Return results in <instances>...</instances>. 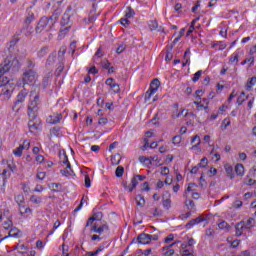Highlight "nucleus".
I'll return each mask as SVG.
<instances>
[{"mask_svg": "<svg viewBox=\"0 0 256 256\" xmlns=\"http://www.w3.org/2000/svg\"><path fill=\"white\" fill-rule=\"evenodd\" d=\"M20 69L21 63L19 62V59L13 55H8L0 64V97H2V99H11V95H13V92L15 91V82L9 80V78L3 76V74L8 73V71L18 73Z\"/></svg>", "mask_w": 256, "mask_h": 256, "instance_id": "1", "label": "nucleus"}, {"mask_svg": "<svg viewBox=\"0 0 256 256\" xmlns=\"http://www.w3.org/2000/svg\"><path fill=\"white\" fill-rule=\"evenodd\" d=\"M57 21H59V13L57 12H54L50 17H41L35 28L36 33H42L44 29L47 32L52 31Z\"/></svg>", "mask_w": 256, "mask_h": 256, "instance_id": "2", "label": "nucleus"}, {"mask_svg": "<svg viewBox=\"0 0 256 256\" xmlns=\"http://www.w3.org/2000/svg\"><path fill=\"white\" fill-rule=\"evenodd\" d=\"M39 105H41V100L39 99V94H38V95H35L33 100H30L28 104L29 119H37V117H39Z\"/></svg>", "mask_w": 256, "mask_h": 256, "instance_id": "3", "label": "nucleus"}, {"mask_svg": "<svg viewBox=\"0 0 256 256\" xmlns=\"http://www.w3.org/2000/svg\"><path fill=\"white\" fill-rule=\"evenodd\" d=\"M27 95H29V92L27 91V89H23L18 93L16 100L14 102V105L12 107V111H15V113H19L21 109V105L25 103V99L27 98Z\"/></svg>", "mask_w": 256, "mask_h": 256, "instance_id": "4", "label": "nucleus"}, {"mask_svg": "<svg viewBox=\"0 0 256 256\" xmlns=\"http://www.w3.org/2000/svg\"><path fill=\"white\" fill-rule=\"evenodd\" d=\"M35 75L37 72L33 69H28L23 73V83L24 85H29V83H35Z\"/></svg>", "mask_w": 256, "mask_h": 256, "instance_id": "5", "label": "nucleus"}, {"mask_svg": "<svg viewBox=\"0 0 256 256\" xmlns=\"http://www.w3.org/2000/svg\"><path fill=\"white\" fill-rule=\"evenodd\" d=\"M71 17H73V7L68 6L65 13L62 16V19L60 21V25L62 27H65V25H69V23L71 21Z\"/></svg>", "mask_w": 256, "mask_h": 256, "instance_id": "6", "label": "nucleus"}, {"mask_svg": "<svg viewBox=\"0 0 256 256\" xmlns=\"http://www.w3.org/2000/svg\"><path fill=\"white\" fill-rule=\"evenodd\" d=\"M33 31H35V29L33 26H31V24H23L21 33H23L25 37H31V35H33Z\"/></svg>", "mask_w": 256, "mask_h": 256, "instance_id": "7", "label": "nucleus"}, {"mask_svg": "<svg viewBox=\"0 0 256 256\" xmlns=\"http://www.w3.org/2000/svg\"><path fill=\"white\" fill-rule=\"evenodd\" d=\"M149 234L143 232L138 235L139 245H149L151 242L149 241Z\"/></svg>", "mask_w": 256, "mask_h": 256, "instance_id": "8", "label": "nucleus"}, {"mask_svg": "<svg viewBox=\"0 0 256 256\" xmlns=\"http://www.w3.org/2000/svg\"><path fill=\"white\" fill-rule=\"evenodd\" d=\"M28 127L31 133H33V131H39V121L37 119L30 118Z\"/></svg>", "mask_w": 256, "mask_h": 256, "instance_id": "9", "label": "nucleus"}, {"mask_svg": "<svg viewBox=\"0 0 256 256\" xmlns=\"http://www.w3.org/2000/svg\"><path fill=\"white\" fill-rule=\"evenodd\" d=\"M161 86V82L159 81V79H153L152 82L150 83V91H152V93H157V90L159 89V87Z\"/></svg>", "mask_w": 256, "mask_h": 256, "instance_id": "10", "label": "nucleus"}, {"mask_svg": "<svg viewBox=\"0 0 256 256\" xmlns=\"http://www.w3.org/2000/svg\"><path fill=\"white\" fill-rule=\"evenodd\" d=\"M59 157L62 160V163L66 165V169H70V171H73L71 169V163L69 162V158L67 157V153L63 152L62 154L59 153Z\"/></svg>", "mask_w": 256, "mask_h": 256, "instance_id": "11", "label": "nucleus"}, {"mask_svg": "<svg viewBox=\"0 0 256 256\" xmlns=\"http://www.w3.org/2000/svg\"><path fill=\"white\" fill-rule=\"evenodd\" d=\"M243 223H245V221H240L235 224L236 237H241V235H243V229H245V226Z\"/></svg>", "mask_w": 256, "mask_h": 256, "instance_id": "12", "label": "nucleus"}, {"mask_svg": "<svg viewBox=\"0 0 256 256\" xmlns=\"http://www.w3.org/2000/svg\"><path fill=\"white\" fill-rule=\"evenodd\" d=\"M173 45H167L166 46V57H165V61L167 63H169V61H171V59H173Z\"/></svg>", "mask_w": 256, "mask_h": 256, "instance_id": "13", "label": "nucleus"}, {"mask_svg": "<svg viewBox=\"0 0 256 256\" xmlns=\"http://www.w3.org/2000/svg\"><path fill=\"white\" fill-rule=\"evenodd\" d=\"M9 237H19V230L17 227H12L8 233V236H5L1 239V241H5V239H9Z\"/></svg>", "mask_w": 256, "mask_h": 256, "instance_id": "14", "label": "nucleus"}, {"mask_svg": "<svg viewBox=\"0 0 256 256\" xmlns=\"http://www.w3.org/2000/svg\"><path fill=\"white\" fill-rule=\"evenodd\" d=\"M61 119H63V115L62 114L53 115V116H50L49 123L51 125H57V123L61 122Z\"/></svg>", "mask_w": 256, "mask_h": 256, "instance_id": "15", "label": "nucleus"}, {"mask_svg": "<svg viewBox=\"0 0 256 256\" xmlns=\"http://www.w3.org/2000/svg\"><path fill=\"white\" fill-rule=\"evenodd\" d=\"M49 188L52 189L53 193H59L63 191V186L61 185V183H51L49 185Z\"/></svg>", "mask_w": 256, "mask_h": 256, "instance_id": "16", "label": "nucleus"}, {"mask_svg": "<svg viewBox=\"0 0 256 256\" xmlns=\"http://www.w3.org/2000/svg\"><path fill=\"white\" fill-rule=\"evenodd\" d=\"M235 173L236 175L243 177L245 175V166H243V164H236Z\"/></svg>", "mask_w": 256, "mask_h": 256, "instance_id": "17", "label": "nucleus"}, {"mask_svg": "<svg viewBox=\"0 0 256 256\" xmlns=\"http://www.w3.org/2000/svg\"><path fill=\"white\" fill-rule=\"evenodd\" d=\"M256 84V77H251L248 79L246 85H245V89L246 91H251V89H253V85Z\"/></svg>", "mask_w": 256, "mask_h": 256, "instance_id": "18", "label": "nucleus"}, {"mask_svg": "<svg viewBox=\"0 0 256 256\" xmlns=\"http://www.w3.org/2000/svg\"><path fill=\"white\" fill-rule=\"evenodd\" d=\"M47 53H49V46H43V47L37 52V57H39V59H43V57H45V55H47Z\"/></svg>", "mask_w": 256, "mask_h": 256, "instance_id": "19", "label": "nucleus"}, {"mask_svg": "<svg viewBox=\"0 0 256 256\" xmlns=\"http://www.w3.org/2000/svg\"><path fill=\"white\" fill-rule=\"evenodd\" d=\"M51 72L47 73L42 79V87L43 89H47L49 87V79H51Z\"/></svg>", "mask_w": 256, "mask_h": 256, "instance_id": "20", "label": "nucleus"}, {"mask_svg": "<svg viewBox=\"0 0 256 256\" xmlns=\"http://www.w3.org/2000/svg\"><path fill=\"white\" fill-rule=\"evenodd\" d=\"M153 161L156 162V167H161V165H163L161 164V158L157 155L149 157V165H153Z\"/></svg>", "mask_w": 256, "mask_h": 256, "instance_id": "21", "label": "nucleus"}, {"mask_svg": "<svg viewBox=\"0 0 256 256\" xmlns=\"http://www.w3.org/2000/svg\"><path fill=\"white\" fill-rule=\"evenodd\" d=\"M51 135H54V137H63V134H61V127L55 126L50 130Z\"/></svg>", "mask_w": 256, "mask_h": 256, "instance_id": "22", "label": "nucleus"}, {"mask_svg": "<svg viewBox=\"0 0 256 256\" xmlns=\"http://www.w3.org/2000/svg\"><path fill=\"white\" fill-rule=\"evenodd\" d=\"M136 204L138 207H145V197L141 194L136 196Z\"/></svg>", "mask_w": 256, "mask_h": 256, "instance_id": "23", "label": "nucleus"}, {"mask_svg": "<svg viewBox=\"0 0 256 256\" xmlns=\"http://www.w3.org/2000/svg\"><path fill=\"white\" fill-rule=\"evenodd\" d=\"M57 57V53L56 52H52L47 60H46V65H53V63H55V59Z\"/></svg>", "mask_w": 256, "mask_h": 256, "instance_id": "24", "label": "nucleus"}, {"mask_svg": "<svg viewBox=\"0 0 256 256\" xmlns=\"http://www.w3.org/2000/svg\"><path fill=\"white\" fill-rule=\"evenodd\" d=\"M224 167L228 177H230V179H235V174L233 173V166L225 165Z\"/></svg>", "mask_w": 256, "mask_h": 256, "instance_id": "25", "label": "nucleus"}, {"mask_svg": "<svg viewBox=\"0 0 256 256\" xmlns=\"http://www.w3.org/2000/svg\"><path fill=\"white\" fill-rule=\"evenodd\" d=\"M3 225H4V229L6 231H9V229H11V227H13V216H9L8 221H5L3 223Z\"/></svg>", "mask_w": 256, "mask_h": 256, "instance_id": "26", "label": "nucleus"}, {"mask_svg": "<svg viewBox=\"0 0 256 256\" xmlns=\"http://www.w3.org/2000/svg\"><path fill=\"white\" fill-rule=\"evenodd\" d=\"M200 17H196L194 20H192L190 27L187 31V37H189V35H191V33H193L194 29H195V23H197V21H199Z\"/></svg>", "mask_w": 256, "mask_h": 256, "instance_id": "27", "label": "nucleus"}, {"mask_svg": "<svg viewBox=\"0 0 256 256\" xmlns=\"http://www.w3.org/2000/svg\"><path fill=\"white\" fill-rule=\"evenodd\" d=\"M112 165H119L121 163V154L117 153L111 157Z\"/></svg>", "mask_w": 256, "mask_h": 256, "instance_id": "28", "label": "nucleus"}, {"mask_svg": "<svg viewBox=\"0 0 256 256\" xmlns=\"http://www.w3.org/2000/svg\"><path fill=\"white\" fill-rule=\"evenodd\" d=\"M35 21V14L33 12H29L28 16L26 17L24 24L31 25Z\"/></svg>", "mask_w": 256, "mask_h": 256, "instance_id": "29", "label": "nucleus"}, {"mask_svg": "<svg viewBox=\"0 0 256 256\" xmlns=\"http://www.w3.org/2000/svg\"><path fill=\"white\" fill-rule=\"evenodd\" d=\"M247 63H249V67H253L255 65V57L251 56L250 58H246L240 65H247Z\"/></svg>", "mask_w": 256, "mask_h": 256, "instance_id": "30", "label": "nucleus"}, {"mask_svg": "<svg viewBox=\"0 0 256 256\" xmlns=\"http://www.w3.org/2000/svg\"><path fill=\"white\" fill-rule=\"evenodd\" d=\"M137 185H139V181H137L136 177L133 176L129 187V193H133V189H136Z\"/></svg>", "mask_w": 256, "mask_h": 256, "instance_id": "31", "label": "nucleus"}, {"mask_svg": "<svg viewBox=\"0 0 256 256\" xmlns=\"http://www.w3.org/2000/svg\"><path fill=\"white\" fill-rule=\"evenodd\" d=\"M218 51H223L227 47V44L223 43L222 41L212 44V49H217Z\"/></svg>", "mask_w": 256, "mask_h": 256, "instance_id": "32", "label": "nucleus"}, {"mask_svg": "<svg viewBox=\"0 0 256 256\" xmlns=\"http://www.w3.org/2000/svg\"><path fill=\"white\" fill-rule=\"evenodd\" d=\"M253 223H255V218H249L246 222H244L242 225H244L245 229H252Z\"/></svg>", "mask_w": 256, "mask_h": 256, "instance_id": "33", "label": "nucleus"}, {"mask_svg": "<svg viewBox=\"0 0 256 256\" xmlns=\"http://www.w3.org/2000/svg\"><path fill=\"white\" fill-rule=\"evenodd\" d=\"M219 229H226V231H230L231 230V225H229V223H227L225 220L221 221L218 224Z\"/></svg>", "mask_w": 256, "mask_h": 256, "instance_id": "34", "label": "nucleus"}, {"mask_svg": "<svg viewBox=\"0 0 256 256\" xmlns=\"http://www.w3.org/2000/svg\"><path fill=\"white\" fill-rule=\"evenodd\" d=\"M196 141H198V142H197V144H195V145L192 146V149H197V148L199 147V145H201V138L199 137V135H195V136L192 138L191 143H195Z\"/></svg>", "mask_w": 256, "mask_h": 256, "instance_id": "35", "label": "nucleus"}, {"mask_svg": "<svg viewBox=\"0 0 256 256\" xmlns=\"http://www.w3.org/2000/svg\"><path fill=\"white\" fill-rule=\"evenodd\" d=\"M16 203L21 207V203H25V196L23 194H18L15 196Z\"/></svg>", "mask_w": 256, "mask_h": 256, "instance_id": "36", "label": "nucleus"}, {"mask_svg": "<svg viewBox=\"0 0 256 256\" xmlns=\"http://www.w3.org/2000/svg\"><path fill=\"white\" fill-rule=\"evenodd\" d=\"M123 173H125V168L123 166H118L115 170L116 177H123Z\"/></svg>", "mask_w": 256, "mask_h": 256, "instance_id": "37", "label": "nucleus"}, {"mask_svg": "<svg viewBox=\"0 0 256 256\" xmlns=\"http://www.w3.org/2000/svg\"><path fill=\"white\" fill-rule=\"evenodd\" d=\"M103 231H109V224L104 223L100 226H98V234L101 235Z\"/></svg>", "mask_w": 256, "mask_h": 256, "instance_id": "38", "label": "nucleus"}, {"mask_svg": "<svg viewBox=\"0 0 256 256\" xmlns=\"http://www.w3.org/2000/svg\"><path fill=\"white\" fill-rule=\"evenodd\" d=\"M148 27H149L150 31H155V29H157V27H159V23H157V20H151L148 24Z\"/></svg>", "mask_w": 256, "mask_h": 256, "instance_id": "39", "label": "nucleus"}, {"mask_svg": "<svg viewBox=\"0 0 256 256\" xmlns=\"http://www.w3.org/2000/svg\"><path fill=\"white\" fill-rule=\"evenodd\" d=\"M127 9H128V11L126 12L125 17L127 19H131V18L135 17V10H133V8H131V6H129Z\"/></svg>", "mask_w": 256, "mask_h": 256, "instance_id": "40", "label": "nucleus"}, {"mask_svg": "<svg viewBox=\"0 0 256 256\" xmlns=\"http://www.w3.org/2000/svg\"><path fill=\"white\" fill-rule=\"evenodd\" d=\"M207 165H209V160L207 159V157H203L201 160H200V163H198V167L200 168H205L207 167Z\"/></svg>", "mask_w": 256, "mask_h": 256, "instance_id": "41", "label": "nucleus"}, {"mask_svg": "<svg viewBox=\"0 0 256 256\" xmlns=\"http://www.w3.org/2000/svg\"><path fill=\"white\" fill-rule=\"evenodd\" d=\"M201 75H203V70L197 71L192 78L193 83H197L201 79Z\"/></svg>", "mask_w": 256, "mask_h": 256, "instance_id": "42", "label": "nucleus"}, {"mask_svg": "<svg viewBox=\"0 0 256 256\" xmlns=\"http://www.w3.org/2000/svg\"><path fill=\"white\" fill-rule=\"evenodd\" d=\"M30 201H31V203H34L35 205H39V203H41L42 199H41V197H38L37 195H32L30 197Z\"/></svg>", "mask_w": 256, "mask_h": 256, "instance_id": "43", "label": "nucleus"}, {"mask_svg": "<svg viewBox=\"0 0 256 256\" xmlns=\"http://www.w3.org/2000/svg\"><path fill=\"white\" fill-rule=\"evenodd\" d=\"M92 219L94 221H101V219H103V212H95L93 215H92Z\"/></svg>", "mask_w": 256, "mask_h": 256, "instance_id": "44", "label": "nucleus"}, {"mask_svg": "<svg viewBox=\"0 0 256 256\" xmlns=\"http://www.w3.org/2000/svg\"><path fill=\"white\" fill-rule=\"evenodd\" d=\"M23 151L24 150H23V148L20 145L15 150H13V153H14L15 157H21L23 155Z\"/></svg>", "mask_w": 256, "mask_h": 256, "instance_id": "45", "label": "nucleus"}, {"mask_svg": "<svg viewBox=\"0 0 256 256\" xmlns=\"http://www.w3.org/2000/svg\"><path fill=\"white\" fill-rule=\"evenodd\" d=\"M230 63H239V53L235 52L229 59Z\"/></svg>", "mask_w": 256, "mask_h": 256, "instance_id": "46", "label": "nucleus"}, {"mask_svg": "<svg viewBox=\"0 0 256 256\" xmlns=\"http://www.w3.org/2000/svg\"><path fill=\"white\" fill-rule=\"evenodd\" d=\"M61 175H63L64 177H69L75 175V172H73V170H60Z\"/></svg>", "mask_w": 256, "mask_h": 256, "instance_id": "47", "label": "nucleus"}, {"mask_svg": "<svg viewBox=\"0 0 256 256\" xmlns=\"http://www.w3.org/2000/svg\"><path fill=\"white\" fill-rule=\"evenodd\" d=\"M162 205L164 207V209H171V199H165L162 201Z\"/></svg>", "mask_w": 256, "mask_h": 256, "instance_id": "48", "label": "nucleus"}, {"mask_svg": "<svg viewBox=\"0 0 256 256\" xmlns=\"http://www.w3.org/2000/svg\"><path fill=\"white\" fill-rule=\"evenodd\" d=\"M63 69H65V66L63 64H60L57 69L55 70L56 77H60L61 73H63Z\"/></svg>", "mask_w": 256, "mask_h": 256, "instance_id": "49", "label": "nucleus"}, {"mask_svg": "<svg viewBox=\"0 0 256 256\" xmlns=\"http://www.w3.org/2000/svg\"><path fill=\"white\" fill-rule=\"evenodd\" d=\"M20 146L24 151H28V149L31 147V142H29V140H24L23 144H21Z\"/></svg>", "mask_w": 256, "mask_h": 256, "instance_id": "50", "label": "nucleus"}, {"mask_svg": "<svg viewBox=\"0 0 256 256\" xmlns=\"http://www.w3.org/2000/svg\"><path fill=\"white\" fill-rule=\"evenodd\" d=\"M120 23H121V25H123V27H129V25H131V21L127 17L122 18L120 20Z\"/></svg>", "mask_w": 256, "mask_h": 256, "instance_id": "51", "label": "nucleus"}, {"mask_svg": "<svg viewBox=\"0 0 256 256\" xmlns=\"http://www.w3.org/2000/svg\"><path fill=\"white\" fill-rule=\"evenodd\" d=\"M152 95H155V92H153L151 89H148V91L145 93V101H150Z\"/></svg>", "mask_w": 256, "mask_h": 256, "instance_id": "52", "label": "nucleus"}, {"mask_svg": "<svg viewBox=\"0 0 256 256\" xmlns=\"http://www.w3.org/2000/svg\"><path fill=\"white\" fill-rule=\"evenodd\" d=\"M194 221V225H199V223H203V221H207V219H205V217L203 216H198L195 219H192Z\"/></svg>", "mask_w": 256, "mask_h": 256, "instance_id": "53", "label": "nucleus"}, {"mask_svg": "<svg viewBox=\"0 0 256 256\" xmlns=\"http://www.w3.org/2000/svg\"><path fill=\"white\" fill-rule=\"evenodd\" d=\"M84 181L85 187L89 189V187H91V177H89L88 174L85 175Z\"/></svg>", "mask_w": 256, "mask_h": 256, "instance_id": "54", "label": "nucleus"}, {"mask_svg": "<svg viewBox=\"0 0 256 256\" xmlns=\"http://www.w3.org/2000/svg\"><path fill=\"white\" fill-rule=\"evenodd\" d=\"M65 53H67V47L65 46L60 47V50L58 51V57H64Z\"/></svg>", "mask_w": 256, "mask_h": 256, "instance_id": "55", "label": "nucleus"}, {"mask_svg": "<svg viewBox=\"0 0 256 256\" xmlns=\"http://www.w3.org/2000/svg\"><path fill=\"white\" fill-rule=\"evenodd\" d=\"M104 53H103V50L101 48H98V50L96 51L95 53V56L93 57L94 59V62H95V57H98V59H101V57H103Z\"/></svg>", "mask_w": 256, "mask_h": 256, "instance_id": "56", "label": "nucleus"}, {"mask_svg": "<svg viewBox=\"0 0 256 256\" xmlns=\"http://www.w3.org/2000/svg\"><path fill=\"white\" fill-rule=\"evenodd\" d=\"M247 99H249V95H247L245 98H243V96H239L237 98L238 105H243V103H245V101H247Z\"/></svg>", "mask_w": 256, "mask_h": 256, "instance_id": "57", "label": "nucleus"}, {"mask_svg": "<svg viewBox=\"0 0 256 256\" xmlns=\"http://www.w3.org/2000/svg\"><path fill=\"white\" fill-rule=\"evenodd\" d=\"M125 49H126L125 44H121V45L118 46V48L116 49V53H117L118 55H121V53H123V51H125Z\"/></svg>", "mask_w": 256, "mask_h": 256, "instance_id": "58", "label": "nucleus"}, {"mask_svg": "<svg viewBox=\"0 0 256 256\" xmlns=\"http://www.w3.org/2000/svg\"><path fill=\"white\" fill-rule=\"evenodd\" d=\"M102 67H103V69H109L111 67V62H109V60H107V59L103 60Z\"/></svg>", "mask_w": 256, "mask_h": 256, "instance_id": "59", "label": "nucleus"}, {"mask_svg": "<svg viewBox=\"0 0 256 256\" xmlns=\"http://www.w3.org/2000/svg\"><path fill=\"white\" fill-rule=\"evenodd\" d=\"M185 205L190 207V209H195V201L193 200H186Z\"/></svg>", "mask_w": 256, "mask_h": 256, "instance_id": "60", "label": "nucleus"}, {"mask_svg": "<svg viewBox=\"0 0 256 256\" xmlns=\"http://www.w3.org/2000/svg\"><path fill=\"white\" fill-rule=\"evenodd\" d=\"M172 143L174 144V145H179V143H181V136H174L173 138H172Z\"/></svg>", "mask_w": 256, "mask_h": 256, "instance_id": "61", "label": "nucleus"}, {"mask_svg": "<svg viewBox=\"0 0 256 256\" xmlns=\"http://www.w3.org/2000/svg\"><path fill=\"white\" fill-rule=\"evenodd\" d=\"M141 191H151V187H149V182H144L142 184Z\"/></svg>", "mask_w": 256, "mask_h": 256, "instance_id": "62", "label": "nucleus"}, {"mask_svg": "<svg viewBox=\"0 0 256 256\" xmlns=\"http://www.w3.org/2000/svg\"><path fill=\"white\" fill-rule=\"evenodd\" d=\"M113 89L114 93H119L121 91V88L119 87V84L114 83L111 87Z\"/></svg>", "mask_w": 256, "mask_h": 256, "instance_id": "63", "label": "nucleus"}, {"mask_svg": "<svg viewBox=\"0 0 256 256\" xmlns=\"http://www.w3.org/2000/svg\"><path fill=\"white\" fill-rule=\"evenodd\" d=\"M160 173L161 175H164V177L167 176V174L169 173V167L167 166L162 167Z\"/></svg>", "mask_w": 256, "mask_h": 256, "instance_id": "64", "label": "nucleus"}]
</instances>
